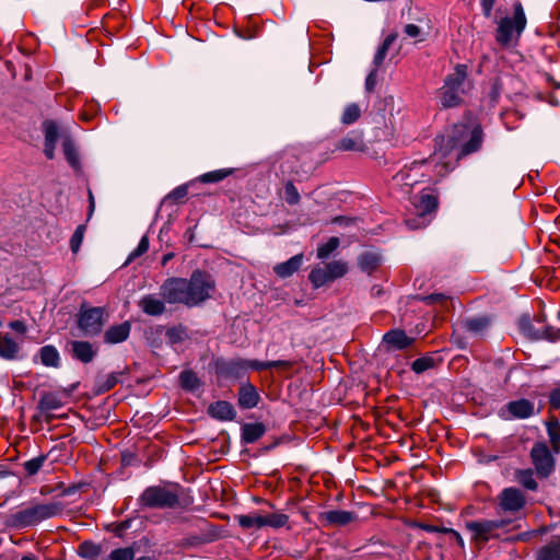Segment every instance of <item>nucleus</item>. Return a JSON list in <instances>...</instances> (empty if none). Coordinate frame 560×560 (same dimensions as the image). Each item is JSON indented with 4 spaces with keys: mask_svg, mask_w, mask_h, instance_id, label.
<instances>
[{
    "mask_svg": "<svg viewBox=\"0 0 560 560\" xmlns=\"http://www.w3.org/2000/svg\"><path fill=\"white\" fill-rule=\"evenodd\" d=\"M215 281L206 270L196 269L189 279L171 277L160 287V294L168 304H183L195 307L212 296Z\"/></svg>",
    "mask_w": 560,
    "mask_h": 560,
    "instance_id": "obj_1",
    "label": "nucleus"
},
{
    "mask_svg": "<svg viewBox=\"0 0 560 560\" xmlns=\"http://www.w3.org/2000/svg\"><path fill=\"white\" fill-rule=\"evenodd\" d=\"M483 132L480 125L470 126L468 124H456L441 137L440 150L445 155L453 150L458 149L457 160L463 159L480 150Z\"/></svg>",
    "mask_w": 560,
    "mask_h": 560,
    "instance_id": "obj_2",
    "label": "nucleus"
},
{
    "mask_svg": "<svg viewBox=\"0 0 560 560\" xmlns=\"http://www.w3.org/2000/svg\"><path fill=\"white\" fill-rule=\"evenodd\" d=\"M527 24V19L521 2L513 4V15L504 16L498 22L495 30V42L501 47H512L517 45L522 33Z\"/></svg>",
    "mask_w": 560,
    "mask_h": 560,
    "instance_id": "obj_3",
    "label": "nucleus"
},
{
    "mask_svg": "<svg viewBox=\"0 0 560 560\" xmlns=\"http://www.w3.org/2000/svg\"><path fill=\"white\" fill-rule=\"evenodd\" d=\"M62 511L60 503L35 504L33 506L11 513L5 517V525L11 528H25L58 515Z\"/></svg>",
    "mask_w": 560,
    "mask_h": 560,
    "instance_id": "obj_4",
    "label": "nucleus"
},
{
    "mask_svg": "<svg viewBox=\"0 0 560 560\" xmlns=\"http://www.w3.org/2000/svg\"><path fill=\"white\" fill-rule=\"evenodd\" d=\"M468 78V66L457 63L454 71L444 79V84L439 89V97L443 108L457 107L463 104L464 84Z\"/></svg>",
    "mask_w": 560,
    "mask_h": 560,
    "instance_id": "obj_5",
    "label": "nucleus"
},
{
    "mask_svg": "<svg viewBox=\"0 0 560 560\" xmlns=\"http://www.w3.org/2000/svg\"><path fill=\"white\" fill-rule=\"evenodd\" d=\"M520 329L529 340H547L556 342L560 340V328L546 323L545 314L540 313L534 317L524 315L520 319Z\"/></svg>",
    "mask_w": 560,
    "mask_h": 560,
    "instance_id": "obj_6",
    "label": "nucleus"
},
{
    "mask_svg": "<svg viewBox=\"0 0 560 560\" xmlns=\"http://www.w3.org/2000/svg\"><path fill=\"white\" fill-rule=\"evenodd\" d=\"M107 317L108 314L104 307L89 306L86 302H83L78 313L77 324L85 336L94 337L101 334Z\"/></svg>",
    "mask_w": 560,
    "mask_h": 560,
    "instance_id": "obj_7",
    "label": "nucleus"
},
{
    "mask_svg": "<svg viewBox=\"0 0 560 560\" xmlns=\"http://www.w3.org/2000/svg\"><path fill=\"white\" fill-rule=\"evenodd\" d=\"M139 503L149 509H174L179 505V495L176 489L151 486L141 493Z\"/></svg>",
    "mask_w": 560,
    "mask_h": 560,
    "instance_id": "obj_8",
    "label": "nucleus"
},
{
    "mask_svg": "<svg viewBox=\"0 0 560 560\" xmlns=\"http://www.w3.org/2000/svg\"><path fill=\"white\" fill-rule=\"evenodd\" d=\"M348 264L342 260H334L324 267H315L308 275V280L314 288H320L328 282L343 277L348 272Z\"/></svg>",
    "mask_w": 560,
    "mask_h": 560,
    "instance_id": "obj_9",
    "label": "nucleus"
},
{
    "mask_svg": "<svg viewBox=\"0 0 560 560\" xmlns=\"http://www.w3.org/2000/svg\"><path fill=\"white\" fill-rule=\"evenodd\" d=\"M510 524V521L505 520H483V521H470L466 523V528L472 534V541L475 542H487L492 537L493 532L503 528Z\"/></svg>",
    "mask_w": 560,
    "mask_h": 560,
    "instance_id": "obj_10",
    "label": "nucleus"
},
{
    "mask_svg": "<svg viewBox=\"0 0 560 560\" xmlns=\"http://www.w3.org/2000/svg\"><path fill=\"white\" fill-rule=\"evenodd\" d=\"M530 459L540 478H547L555 469V458L545 442H536L530 451Z\"/></svg>",
    "mask_w": 560,
    "mask_h": 560,
    "instance_id": "obj_11",
    "label": "nucleus"
},
{
    "mask_svg": "<svg viewBox=\"0 0 560 560\" xmlns=\"http://www.w3.org/2000/svg\"><path fill=\"white\" fill-rule=\"evenodd\" d=\"M306 163L301 156L290 153L285 154L280 165L282 175L290 177L292 180H303L308 177L310 168L305 167Z\"/></svg>",
    "mask_w": 560,
    "mask_h": 560,
    "instance_id": "obj_12",
    "label": "nucleus"
},
{
    "mask_svg": "<svg viewBox=\"0 0 560 560\" xmlns=\"http://www.w3.org/2000/svg\"><path fill=\"white\" fill-rule=\"evenodd\" d=\"M323 527H342L358 521V515L351 511L331 510L318 514Z\"/></svg>",
    "mask_w": 560,
    "mask_h": 560,
    "instance_id": "obj_13",
    "label": "nucleus"
},
{
    "mask_svg": "<svg viewBox=\"0 0 560 560\" xmlns=\"http://www.w3.org/2000/svg\"><path fill=\"white\" fill-rule=\"evenodd\" d=\"M415 210L427 217L434 213L439 207V196L432 188H424L411 198Z\"/></svg>",
    "mask_w": 560,
    "mask_h": 560,
    "instance_id": "obj_14",
    "label": "nucleus"
},
{
    "mask_svg": "<svg viewBox=\"0 0 560 560\" xmlns=\"http://www.w3.org/2000/svg\"><path fill=\"white\" fill-rule=\"evenodd\" d=\"M43 131L45 136L44 154L48 160H52L55 158V150L58 139H61V133L69 131L61 129L58 124L51 119H46L43 122Z\"/></svg>",
    "mask_w": 560,
    "mask_h": 560,
    "instance_id": "obj_15",
    "label": "nucleus"
},
{
    "mask_svg": "<svg viewBox=\"0 0 560 560\" xmlns=\"http://www.w3.org/2000/svg\"><path fill=\"white\" fill-rule=\"evenodd\" d=\"M62 406L63 401L56 393L45 392L42 394L37 404V410L39 411L40 415H35L34 419H39V417H43L45 422L49 424L57 418L50 411L59 409Z\"/></svg>",
    "mask_w": 560,
    "mask_h": 560,
    "instance_id": "obj_16",
    "label": "nucleus"
},
{
    "mask_svg": "<svg viewBox=\"0 0 560 560\" xmlns=\"http://www.w3.org/2000/svg\"><path fill=\"white\" fill-rule=\"evenodd\" d=\"M499 506L505 512H518L525 504L526 499L517 488H505L499 494Z\"/></svg>",
    "mask_w": 560,
    "mask_h": 560,
    "instance_id": "obj_17",
    "label": "nucleus"
},
{
    "mask_svg": "<svg viewBox=\"0 0 560 560\" xmlns=\"http://www.w3.org/2000/svg\"><path fill=\"white\" fill-rule=\"evenodd\" d=\"M248 364L243 360H217L215 372L225 380H240L246 372Z\"/></svg>",
    "mask_w": 560,
    "mask_h": 560,
    "instance_id": "obj_18",
    "label": "nucleus"
},
{
    "mask_svg": "<svg viewBox=\"0 0 560 560\" xmlns=\"http://www.w3.org/2000/svg\"><path fill=\"white\" fill-rule=\"evenodd\" d=\"M492 317L489 315L466 317L457 323L458 329L469 332L470 335H482L491 325Z\"/></svg>",
    "mask_w": 560,
    "mask_h": 560,
    "instance_id": "obj_19",
    "label": "nucleus"
},
{
    "mask_svg": "<svg viewBox=\"0 0 560 560\" xmlns=\"http://www.w3.org/2000/svg\"><path fill=\"white\" fill-rule=\"evenodd\" d=\"M260 395L257 388L250 383H242L237 392V405L241 409H253L258 406Z\"/></svg>",
    "mask_w": 560,
    "mask_h": 560,
    "instance_id": "obj_20",
    "label": "nucleus"
},
{
    "mask_svg": "<svg viewBox=\"0 0 560 560\" xmlns=\"http://www.w3.org/2000/svg\"><path fill=\"white\" fill-rule=\"evenodd\" d=\"M509 418L527 419L535 415V405L526 398L509 401L504 406Z\"/></svg>",
    "mask_w": 560,
    "mask_h": 560,
    "instance_id": "obj_21",
    "label": "nucleus"
},
{
    "mask_svg": "<svg viewBox=\"0 0 560 560\" xmlns=\"http://www.w3.org/2000/svg\"><path fill=\"white\" fill-rule=\"evenodd\" d=\"M71 357L84 364L94 360L97 349L90 341L73 340L70 342Z\"/></svg>",
    "mask_w": 560,
    "mask_h": 560,
    "instance_id": "obj_22",
    "label": "nucleus"
},
{
    "mask_svg": "<svg viewBox=\"0 0 560 560\" xmlns=\"http://www.w3.org/2000/svg\"><path fill=\"white\" fill-rule=\"evenodd\" d=\"M131 331V323L125 320L120 324L109 326L103 335V341L107 345H116L126 341Z\"/></svg>",
    "mask_w": 560,
    "mask_h": 560,
    "instance_id": "obj_23",
    "label": "nucleus"
},
{
    "mask_svg": "<svg viewBox=\"0 0 560 560\" xmlns=\"http://www.w3.org/2000/svg\"><path fill=\"white\" fill-rule=\"evenodd\" d=\"M166 303L162 296L159 299L154 294H147L139 300L138 306L145 315L158 317L166 312Z\"/></svg>",
    "mask_w": 560,
    "mask_h": 560,
    "instance_id": "obj_24",
    "label": "nucleus"
},
{
    "mask_svg": "<svg viewBox=\"0 0 560 560\" xmlns=\"http://www.w3.org/2000/svg\"><path fill=\"white\" fill-rule=\"evenodd\" d=\"M383 342L390 350H404L413 345L415 338L407 336L402 329H392L383 336Z\"/></svg>",
    "mask_w": 560,
    "mask_h": 560,
    "instance_id": "obj_25",
    "label": "nucleus"
},
{
    "mask_svg": "<svg viewBox=\"0 0 560 560\" xmlns=\"http://www.w3.org/2000/svg\"><path fill=\"white\" fill-rule=\"evenodd\" d=\"M208 415L220 421H232L236 417L234 406L226 400L211 402L207 410Z\"/></svg>",
    "mask_w": 560,
    "mask_h": 560,
    "instance_id": "obj_26",
    "label": "nucleus"
},
{
    "mask_svg": "<svg viewBox=\"0 0 560 560\" xmlns=\"http://www.w3.org/2000/svg\"><path fill=\"white\" fill-rule=\"evenodd\" d=\"M61 140H62V150L65 158L69 165L75 170L80 171L81 164L79 160V154L77 152L75 145L73 143V140L69 132L61 133Z\"/></svg>",
    "mask_w": 560,
    "mask_h": 560,
    "instance_id": "obj_27",
    "label": "nucleus"
},
{
    "mask_svg": "<svg viewBox=\"0 0 560 560\" xmlns=\"http://www.w3.org/2000/svg\"><path fill=\"white\" fill-rule=\"evenodd\" d=\"M303 262V254H298L284 262L277 264L273 267V272L280 278L291 277L294 272H296Z\"/></svg>",
    "mask_w": 560,
    "mask_h": 560,
    "instance_id": "obj_28",
    "label": "nucleus"
},
{
    "mask_svg": "<svg viewBox=\"0 0 560 560\" xmlns=\"http://www.w3.org/2000/svg\"><path fill=\"white\" fill-rule=\"evenodd\" d=\"M266 433V425L262 422L244 423L242 425V442L253 444Z\"/></svg>",
    "mask_w": 560,
    "mask_h": 560,
    "instance_id": "obj_29",
    "label": "nucleus"
},
{
    "mask_svg": "<svg viewBox=\"0 0 560 560\" xmlns=\"http://www.w3.org/2000/svg\"><path fill=\"white\" fill-rule=\"evenodd\" d=\"M381 255L374 252H364L358 257L359 268L368 273H374L381 266Z\"/></svg>",
    "mask_w": 560,
    "mask_h": 560,
    "instance_id": "obj_30",
    "label": "nucleus"
},
{
    "mask_svg": "<svg viewBox=\"0 0 560 560\" xmlns=\"http://www.w3.org/2000/svg\"><path fill=\"white\" fill-rule=\"evenodd\" d=\"M237 172H238V168H234V167L214 170L211 172H207L202 175H199L198 177H196V179L194 182H198L201 184H214V183L222 182L226 177L232 176Z\"/></svg>",
    "mask_w": 560,
    "mask_h": 560,
    "instance_id": "obj_31",
    "label": "nucleus"
},
{
    "mask_svg": "<svg viewBox=\"0 0 560 560\" xmlns=\"http://www.w3.org/2000/svg\"><path fill=\"white\" fill-rule=\"evenodd\" d=\"M20 351V346L9 334H0V358L4 360H15Z\"/></svg>",
    "mask_w": 560,
    "mask_h": 560,
    "instance_id": "obj_32",
    "label": "nucleus"
},
{
    "mask_svg": "<svg viewBox=\"0 0 560 560\" xmlns=\"http://www.w3.org/2000/svg\"><path fill=\"white\" fill-rule=\"evenodd\" d=\"M546 429L551 450L553 453L558 454L560 452V422L556 416H549L547 418Z\"/></svg>",
    "mask_w": 560,
    "mask_h": 560,
    "instance_id": "obj_33",
    "label": "nucleus"
},
{
    "mask_svg": "<svg viewBox=\"0 0 560 560\" xmlns=\"http://www.w3.org/2000/svg\"><path fill=\"white\" fill-rule=\"evenodd\" d=\"M537 560H560V535L539 549Z\"/></svg>",
    "mask_w": 560,
    "mask_h": 560,
    "instance_id": "obj_34",
    "label": "nucleus"
},
{
    "mask_svg": "<svg viewBox=\"0 0 560 560\" xmlns=\"http://www.w3.org/2000/svg\"><path fill=\"white\" fill-rule=\"evenodd\" d=\"M178 381L180 387L186 392H195L202 384L197 373L190 369L182 371L179 373Z\"/></svg>",
    "mask_w": 560,
    "mask_h": 560,
    "instance_id": "obj_35",
    "label": "nucleus"
},
{
    "mask_svg": "<svg viewBox=\"0 0 560 560\" xmlns=\"http://www.w3.org/2000/svg\"><path fill=\"white\" fill-rule=\"evenodd\" d=\"M262 527L282 528L289 526V515L282 512H273L270 514L261 515Z\"/></svg>",
    "mask_w": 560,
    "mask_h": 560,
    "instance_id": "obj_36",
    "label": "nucleus"
},
{
    "mask_svg": "<svg viewBox=\"0 0 560 560\" xmlns=\"http://www.w3.org/2000/svg\"><path fill=\"white\" fill-rule=\"evenodd\" d=\"M79 557L95 560L102 553V546L92 540L82 541L77 549Z\"/></svg>",
    "mask_w": 560,
    "mask_h": 560,
    "instance_id": "obj_37",
    "label": "nucleus"
},
{
    "mask_svg": "<svg viewBox=\"0 0 560 560\" xmlns=\"http://www.w3.org/2000/svg\"><path fill=\"white\" fill-rule=\"evenodd\" d=\"M337 150L340 151H359L362 152L365 150V144L360 135H355L354 137H345L339 140L336 145Z\"/></svg>",
    "mask_w": 560,
    "mask_h": 560,
    "instance_id": "obj_38",
    "label": "nucleus"
},
{
    "mask_svg": "<svg viewBox=\"0 0 560 560\" xmlns=\"http://www.w3.org/2000/svg\"><path fill=\"white\" fill-rule=\"evenodd\" d=\"M40 362L50 368H58L60 363V357L58 350L50 345L44 346L39 349Z\"/></svg>",
    "mask_w": 560,
    "mask_h": 560,
    "instance_id": "obj_39",
    "label": "nucleus"
},
{
    "mask_svg": "<svg viewBox=\"0 0 560 560\" xmlns=\"http://www.w3.org/2000/svg\"><path fill=\"white\" fill-rule=\"evenodd\" d=\"M398 34L396 32L388 34L385 39L383 40L382 45L378 47L373 63L376 68L381 67L384 62V59L388 52V49L394 44V42L397 39Z\"/></svg>",
    "mask_w": 560,
    "mask_h": 560,
    "instance_id": "obj_40",
    "label": "nucleus"
},
{
    "mask_svg": "<svg viewBox=\"0 0 560 560\" xmlns=\"http://www.w3.org/2000/svg\"><path fill=\"white\" fill-rule=\"evenodd\" d=\"M515 479L521 486H523L527 490L536 491L538 489V483L534 478V472L532 469L516 470Z\"/></svg>",
    "mask_w": 560,
    "mask_h": 560,
    "instance_id": "obj_41",
    "label": "nucleus"
},
{
    "mask_svg": "<svg viewBox=\"0 0 560 560\" xmlns=\"http://www.w3.org/2000/svg\"><path fill=\"white\" fill-rule=\"evenodd\" d=\"M119 372L108 374L104 380H98L95 386V395H102L112 390L119 383Z\"/></svg>",
    "mask_w": 560,
    "mask_h": 560,
    "instance_id": "obj_42",
    "label": "nucleus"
},
{
    "mask_svg": "<svg viewBox=\"0 0 560 560\" xmlns=\"http://www.w3.org/2000/svg\"><path fill=\"white\" fill-rule=\"evenodd\" d=\"M165 336L167 338L168 343H180L187 338V328L182 324L168 327L166 329Z\"/></svg>",
    "mask_w": 560,
    "mask_h": 560,
    "instance_id": "obj_43",
    "label": "nucleus"
},
{
    "mask_svg": "<svg viewBox=\"0 0 560 560\" xmlns=\"http://www.w3.org/2000/svg\"><path fill=\"white\" fill-rule=\"evenodd\" d=\"M236 521L243 529L262 528L261 514L238 515Z\"/></svg>",
    "mask_w": 560,
    "mask_h": 560,
    "instance_id": "obj_44",
    "label": "nucleus"
},
{
    "mask_svg": "<svg viewBox=\"0 0 560 560\" xmlns=\"http://www.w3.org/2000/svg\"><path fill=\"white\" fill-rule=\"evenodd\" d=\"M435 365H436V361L434 360L433 357L424 355V357L416 359L411 363V370L415 373L420 374V373H423V372H425V371H428L430 369H433Z\"/></svg>",
    "mask_w": 560,
    "mask_h": 560,
    "instance_id": "obj_45",
    "label": "nucleus"
},
{
    "mask_svg": "<svg viewBox=\"0 0 560 560\" xmlns=\"http://www.w3.org/2000/svg\"><path fill=\"white\" fill-rule=\"evenodd\" d=\"M410 230L423 229L430 223V218L416 211L415 215H408L404 220Z\"/></svg>",
    "mask_w": 560,
    "mask_h": 560,
    "instance_id": "obj_46",
    "label": "nucleus"
},
{
    "mask_svg": "<svg viewBox=\"0 0 560 560\" xmlns=\"http://www.w3.org/2000/svg\"><path fill=\"white\" fill-rule=\"evenodd\" d=\"M46 460H47V455H45V454H42L37 457L26 460L23 464L25 474L30 477L36 475L40 470V468L43 467V465L45 464Z\"/></svg>",
    "mask_w": 560,
    "mask_h": 560,
    "instance_id": "obj_47",
    "label": "nucleus"
},
{
    "mask_svg": "<svg viewBox=\"0 0 560 560\" xmlns=\"http://www.w3.org/2000/svg\"><path fill=\"white\" fill-rule=\"evenodd\" d=\"M340 244L338 237H330L325 244L317 247V258L326 259L332 252H335Z\"/></svg>",
    "mask_w": 560,
    "mask_h": 560,
    "instance_id": "obj_48",
    "label": "nucleus"
},
{
    "mask_svg": "<svg viewBox=\"0 0 560 560\" xmlns=\"http://www.w3.org/2000/svg\"><path fill=\"white\" fill-rule=\"evenodd\" d=\"M188 195V184H184L180 186H177L175 189H173L166 197L165 201L178 205L183 203L185 198Z\"/></svg>",
    "mask_w": 560,
    "mask_h": 560,
    "instance_id": "obj_49",
    "label": "nucleus"
},
{
    "mask_svg": "<svg viewBox=\"0 0 560 560\" xmlns=\"http://www.w3.org/2000/svg\"><path fill=\"white\" fill-rule=\"evenodd\" d=\"M284 200L290 206H295L300 202L301 196L296 189V187L293 184L292 179H289L284 184Z\"/></svg>",
    "mask_w": 560,
    "mask_h": 560,
    "instance_id": "obj_50",
    "label": "nucleus"
},
{
    "mask_svg": "<svg viewBox=\"0 0 560 560\" xmlns=\"http://www.w3.org/2000/svg\"><path fill=\"white\" fill-rule=\"evenodd\" d=\"M361 117V109L358 104H349L342 114L341 121L345 125L355 122Z\"/></svg>",
    "mask_w": 560,
    "mask_h": 560,
    "instance_id": "obj_51",
    "label": "nucleus"
},
{
    "mask_svg": "<svg viewBox=\"0 0 560 560\" xmlns=\"http://www.w3.org/2000/svg\"><path fill=\"white\" fill-rule=\"evenodd\" d=\"M135 559V549L132 547H124L114 549L109 556L108 560H133Z\"/></svg>",
    "mask_w": 560,
    "mask_h": 560,
    "instance_id": "obj_52",
    "label": "nucleus"
},
{
    "mask_svg": "<svg viewBox=\"0 0 560 560\" xmlns=\"http://www.w3.org/2000/svg\"><path fill=\"white\" fill-rule=\"evenodd\" d=\"M85 229H86L85 224H80L75 229L74 233L72 234V236L70 238V248L73 254H77L80 249V246H81L83 237H84Z\"/></svg>",
    "mask_w": 560,
    "mask_h": 560,
    "instance_id": "obj_53",
    "label": "nucleus"
},
{
    "mask_svg": "<svg viewBox=\"0 0 560 560\" xmlns=\"http://www.w3.org/2000/svg\"><path fill=\"white\" fill-rule=\"evenodd\" d=\"M131 520H125L118 523H112L106 527L107 530L114 533L117 537H122L124 533L130 527Z\"/></svg>",
    "mask_w": 560,
    "mask_h": 560,
    "instance_id": "obj_54",
    "label": "nucleus"
},
{
    "mask_svg": "<svg viewBox=\"0 0 560 560\" xmlns=\"http://www.w3.org/2000/svg\"><path fill=\"white\" fill-rule=\"evenodd\" d=\"M548 405L550 410L560 409V384L549 392Z\"/></svg>",
    "mask_w": 560,
    "mask_h": 560,
    "instance_id": "obj_55",
    "label": "nucleus"
},
{
    "mask_svg": "<svg viewBox=\"0 0 560 560\" xmlns=\"http://www.w3.org/2000/svg\"><path fill=\"white\" fill-rule=\"evenodd\" d=\"M148 249H149V238L147 235H144L140 240L138 247L129 255L128 261H131L135 258L141 256L142 254L147 253Z\"/></svg>",
    "mask_w": 560,
    "mask_h": 560,
    "instance_id": "obj_56",
    "label": "nucleus"
},
{
    "mask_svg": "<svg viewBox=\"0 0 560 560\" xmlns=\"http://www.w3.org/2000/svg\"><path fill=\"white\" fill-rule=\"evenodd\" d=\"M447 299L448 298L442 293H432V294L420 298L421 301H423L424 303H427L429 305L435 304V303L443 304L447 301Z\"/></svg>",
    "mask_w": 560,
    "mask_h": 560,
    "instance_id": "obj_57",
    "label": "nucleus"
},
{
    "mask_svg": "<svg viewBox=\"0 0 560 560\" xmlns=\"http://www.w3.org/2000/svg\"><path fill=\"white\" fill-rule=\"evenodd\" d=\"M376 83H377V68L375 67V69L372 70L365 79V90L369 93H372L376 86Z\"/></svg>",
    "mask_w": 560,
    "mask_h": 560,
    "instance_id": "obj_58",
    "label": "nucleus"
},
{
    "mask_svg": "<svg viewBox=\"0 0 560 560\" xmlns=\"http://www.w3.org/2000/svg\"><path fill=\"white\" fill-rule=\"evenodd\" d=\"M96 106L95 105H90L89 108H85L84 110L81 112L80 114V119L83 120V121H92L94 119V117L96 116Z\"/></svg>",
    "mask_w": 560,
    "mask_h": 560,
    "instance_id": "obj_59",
    "label": "nucleus"
},
{
    "mask_svg": "<svg viewBox=\"0 0 560 560\" xmlns=\"http://www.w3.org/2000/svg\"><path fill=\"white\" fill-rule=\"evenodd\" d=\"M415 526L420 529H423L425 532H429V533H443L444 534V530H446V527H441V526L431 525V524H427V523H416Z\"/></svg>",
    "mask_w": 560,
    "mask_h": 560,
    "instance_id": "obj_60",
    "label": "nucleus"
},
{
    "mask_svg": "<svg viewBox=\"0 0 560 560\" xmlns=\"http://www.w3.org/2000/svg\"><path fill=\"white\" fill-rule=\"evenodd\" d=\"M9 327L22 336L27 332V326L23 320H12L9 323Z\"/></svg>",
    "mask_w": 560,
    "mask_h": 560,
    "instance_id": "obj_61",
    "label": "nucleus"
},
{
    "mask_svg": "<svg viewBox=\"0 0 560 560\" xmlns=\"http://www.w3.org/2000/svg\"><path fill=\"white\" fill-rule=\"evenodd\" d=\"M82 485L81 483H72L68 487H63V483H59L58 485V488L59 489H62L61 491V494L62 495H70V494H73L75 493L77 491H79L81 489Z\"/></svg>",
    "mask_w": 560,
    "mask_h": 560,
    "instance_id": "obj_62",
    "label": "nucleus"
},
{
    "mask_svg": "<svg viewBox=\"0 0 560 560\" xmlns=\"http://www.w3.org/2000/svg\"><path fill=\"white\" fill-rule=\"evenodd\" d=\"M495 4V0H481L482 13L486 18L492 15V10Z\"/></svg>",
    "mask_w": 560,
    "mask_h": 560,
    "instance_id": "obj_63",
    "label": "nucleus"
},
{
    "mask_svg": "<svg viewBox=\"0 0 560 560\" xmlns=\"http://www.w3.org/2000/svg\"><path fill=\"white\" fill-rule=\"evenodd\" d=\"M357 221V218L338 215L331 219V223L340 224V225H350Z\"/></svg>",
    "mask_w": 560,
    "mask_h": 560,
    "instance_id": "obj_64",
    "label": "nucleus"
}]
</instances>
